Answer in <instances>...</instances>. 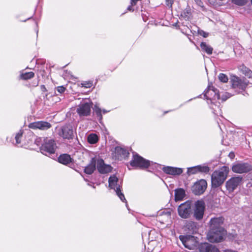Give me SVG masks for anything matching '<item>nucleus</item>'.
Listing matches in <instances>:
<instances>
[{"label":"nucleus","mask_w":252,"mask_h":252,"mask_svg":"<svg viewBox=\"0 0 252 252\" xmlns=\"http://www.w3.org/2000/svg\"><path fill=\"white\" fill-rule=\"evenodd\" d=\"M178 212L182 218H189L191 213V202L188 201L180 205L178 208Z\"/></svg>","instance_id":"nucleus-6"},{"label":"nucleus","mask_w":252,"mask_h":252,"mask_svg":"<svg viewBox=\"0 0 252 252\" xmlns=\"http://www.w3.org/2000/svg\"><path fill=\"white\" fill-rule=\"evenodd\" d=\"M219 79L221 82H223V83H226L228 80L227 75H226L225 74H224L223 73H220L219 74Z\"/></svg>","instance_id":"nucleus-32"},{"label":"nucleus","mask_w":252,"mask_h":252,"mask_svg":"<svg viewBox=\"0 0 252 252\" xmlns=\"http://www.w3.org/2000/svg\"><path fill=\"white\" fill-rule=\"evenodd\" d=\"M41 138L39 137V138H37L35 140V143L37 145H38L39 143L41 142Z\"/></svg>","instance_id":"nucleus-39"},{"label":"nucleus","mask_w":252,"mask_h":252,"mask_svg":"<svg viewBox=\"0 0 252 252\" xmlns=\"http://www.w3.org/2000/svg\"><path fill=\"white\" fill-rule=\"evenodd\" d=\"M198 34L204 37H207L208 36V33L206 32L203 30H199L198 31Z\"/></svg>","instance_id":"nucleus-36"},{"label":"nucleus","mask_w":252,"mask_h":252,"mask_svg":"<svg viewBox=\"0 0 252 252\" xmlns=\"http://www.w3.org/2000/svg\"><path fill=\"white\" fill-rule=\"evenodd\" d=\"M229 157L231 159L235 157V155H234V153H232V152L230 153L229 154Z\"/></svg>","instance_id":"nucleus-40"},{"label":"nucleus","mask_w":252,"mask_h":252,"mask_svg":"<svg viewBox=\"0 0 252 252\" xmlns=\"http://www.w3.org/2000/svg\"><path fill=\"white\" fill-rule=\"evenodd\" d=\"M58 161L61 163L66 165L72 162V158L70 155L64 154L60 156L58 158Z\"/></svg>","instance_id":"nucleus-22"},{"label":"nucleus","mask_w":252,"mask_h":252,"mask_svg":"<svg viewBox=\"0 0 252 252\" xmlns=\"http://www.w3.org/2000/svg\"><path fill=\"white\" fill-rule=\"evenodd\" d=\"M251 74H252V72H251Z\"/></svg>","instance_id":"nucleus-47"},{"label":"nucleus","mask_w":252,"mask_h":252,"mask_svg":"<svg viewBox=\"0 0 252 252\" xmlns=\"http://www.w3.org/2000/svg\"><path fill=\"white\" fill-rule=\"evenodd\" d=\"M228 173L229 168L225 166L215 171L211 176L212 187L216 188L222 185L226 179Z\"/></svg>","instance_id":"nucleus-1"},{"label":"nucleus","mask_w":252,"mask_h":252,"mask_svg":"<svg viewBox=\"0 0 252 252\" xmlns=\"http://www.w3.org/2000/svg\"><path fill=\"white\" fill-rule=\"evenodd\" d=\"M220 229L213 230L210 229L207 234L208 240L212 243L220 242L221 241L226 234L224 228Z\"/></svg>","instance_id":"nucleus-3"},{"label":"nucleus","mask_w":252,"mask_h":252,"mask_svg":"<svg viewBox=\"0 0 252 252\" xmlns=\"http://www.w3.org/2000/svg\"><path fill=\"white\" fill-rule=\"evenodd\" d=\"M116 151L117 154L124 158L127 157L129 155V153L127 150L119 147L116 148Z\"/></svg>","instance_id":"nucleus-26"},{"label":"nucleus","mask_w":252,"mask_h":252,"mask_svg":"<svg viewBox=\"0 0 252 252\" xmlns=\"http://www.w3.org/2000/svg\"><path fill=\"white\" fill-rule=\"evenodd\" d=\"M97 169L98 172L101 174L107 173L111 171V167L104 163L102 159L97 160Z\"/></svg>","instance_id":"nucleus-17"},{"label":"nucleus","mask_w":252,"mask_h":252,"mask_svg":"<svg viewBox=\"0 0 252 252\" xmlns=\"http://www.w3.org/2000/svg\"><path fill=\"white\" fill-rule=\"evenodd\" d=\"M200 47L201 49L205 52L208 55L212 54L213 49L210 45L206 44L205 42H201L200 44Z\"/></svg>","instance_id":"nucleus-25"},{"label":"nucleus","mask_w":252,"mask_h":252,"mask_svg":"<svg viewBox=\"0 0 252 252\" xmlns=\"http://www.w3.org/2000/svg\"><path fill=\"white\" fill-rule=\"evenodd\" d=\"M204 96L207 99H220V94L217 89L212 85H209L207 90L204 91Z\"/></svg>","instance_id":"nucleus-11"},{"label":"nucleus","mask_w":252,"mask_h":252,"mask_svg":"<svg viewBox=\"0 0 252 252\" xmlns=\"http://www.w3.org/2000/svg\"><path fill=\"white\" fill-rule=\"evenodd\" d=\"M198 172L207 173L209 172L210 168L206 165H198Z\"/></svg>","instance_id":"nucleus-30"},{"label":"nucleus","mask_w":252,"mask_h":252,"mask_svg":"<svg viewBox=\"0 0 252 252\" xmlns=\"http://www.w3.org/2000/svg\"><path fill=\"white\" fill-rule=\"evenodd\" d=\"M34 76V73L33 72H23L20 75V77L23 80H28L33 78Z\"/></svg>","instance_id":"nucleus-27"},{"label":"nucleus","mask_w":252,"mask_h":252,"mask_svg":"<svg viewBox=\"0 0 252 252\" xmlns=\"http://www.w3.org/2000/svg\"><path fill=\"white\" fill-rule=\"evenodd\" d=\"M45 89V87H44V88H43V90Z\"/></svg>","instance_id":"nucleus-46"},{"label":"nucleus","mask_w":252,"mask_h":252,"mask_svg":"<svg viewBox=\"0 0 252 252\" xmlns=\"http://www.w3.org/2000/svg\"><path fill=\"white\" fill-rule=\"evenodd\" d=\"M252 170V166L248 163L240 162L233 165L232 170L237 173H247Z\"/></svg>","instance_id":"nucleus-9"},{"label":"nucleus","mask_w":252,"mask_h":252,"mask_svg":"<svg viewBox=\"0 0 252 252\" xmlns=\"http://www.w3.org/2000/svg\"><path fill=\"white\" fill-rule=\"evenodd\" d=\"M102 111H103V113L104 114L108 112L107 110H105V109H103V110H102Z\"/></svg>","instance_id":"nucleus-42"},{"label":"nucleus","mask_w":252,"mask_h":252,"mask_svg":"<svg viewBox=\"0 0 252 252\" xmlns=\"http://www.w3.org/2000/svg\"><path fill=\"white\" fill-rule=\"evenodd\" d=\"M226 99H227V98H225V99L222 98V100H225Z\"/></svg>","instance_id":"nucleus-44"},{"label":"nucleus","mask_w":252,"mask_h":252,"mask_svg":"<svg viewBox=\"0 0 252 252\" xmlns=\"http://www.w3.org/2000/svg\"><path fill=\"white\" fill-rule=\"evenodd\" d=\"M205 207V203L203 200H197L195 202L193 216L197 220H200L203 218Z\"/></svg>","instance_id":"nucleus-8"},{"label":"nucleus","mask_w":252,"mask_h":252,"mask_svg":"<svg viewBox=\"0 0 252 252\" xmlns=\"http://www.w3.org/2000/svg\"><path fill=\"white\" fill-rule=\"evenodd\" d=\"M130 165L132 167L145 169L150 166V161L145 159L137 154H135L133 155V158L130 162Z\"/></svg>","instance_id":"nucleus-5"},{"label":"nucleus","mask_w":252,"mask_h":252,"mask_svg":"<svg viewBox=\"0 0 252 252\" xmlns=\"http://www.w3.org/2000/svg\"><path fill=\"white\" fill-rule=\"evenodd\" d=\"M92 103L84 101L77 107V112L80 116H88L90 115Z\"/></svg>","instance_id":"nucleus-7"},{"label":"nucleus","mask_w":252,"mask_h":252,"mask_svg":"<svg viewBox=\"0 0 252 252\" xmlns=\"http://www.w3.org/2000/svg\"><path fill=\"white\" fill-rule=\"evenodd\" d=\"M224 218L222 217L212 218L209 222L210 229L213 230H220V228H224L222 226Z\"/></svg>","instance_id":"nucleus-15"},{"label":"nucleus","mask_w":252,"mask_h":252,"mask_svg":"<svg viewBox=\"0 0 252 252\" xmlns=\"http://www.w3.org/2000/svg\"><path fill=\"white\" fill-rule=\"evenodd\" d=\"M57 148V144L52 139L45 138L40 147L41 152L47 156L55 154Z\"/></svg>","instance_id":"nucleus-2"},{"label":"nucleus","mask_w":252,"mask_h":252,"mask_svg":"<svg viewBox=\"0 0 252 252\" xmlns=\"http://www.w3.org/2000/svg\"><path fill=\"white\" fill-rule=\"evenodd\" d=\"M29 127L32 129L45 130L50 128L51 127V125L47 122L38 121L30 124Z\"/></svg>","instance_id":"nucleus-16"},{"label":"nucleus","mask_w":252,"mask_h":252,"mask_svg":"<svg viewBox=\"0 0 252 252\" xmlns=\"http://www.w3.org/2000/svg\"><path fill=\"white\" fill-rule=\"evenodd\" d=\"M186 228L188 230L189 233H194L197 231V224L193 221L188 222L186 226Z\"/></svg>","instance_id":"nucleus-24"},{"label":"nucleus","mask_w":252,"mask_h":252,"mask_svg":"<svg viewBox=\"0 0 252 252\" xmlns=\"http://www.w3.org/2000/svg\"><path fill=\"white\" fill-rule=\"evenodd\" d=\"M162 170L165 173L173 175H179L183 172L182 168L171 166L164 167Z\"/></svg>","instance_id":"nucleus-21"},{"label":"nucleus","mask_w":252,"mask_h":252,"mask_svg":"<svg viewBox=\"0 0 252 252\" xmlns=\"http://www.w3.org/2000/svg\"><path fill=\"white\" fill-rule=\"evenodd\" d=\"M199 250L200 252H219V249L215 246L208 243L201 244Z\"/></svg>","instance_id":"nucleus-19"},{"label":"nucleus","mask_w":252,"mask_h":252,"mask_svg":"<svg viewBox=\"0 0 252 252\" xmlns=\"http://www.w3.org/2000/svg\"><path fill=\"white\" fill-rule=\"evenodd\" d=\"M185 196V190L181 188L175 189V199L176 201L182 200Z\"/></svg>","instance_id":"nucleus-23"},{"label":"nucleus","mask_w":252,"mask_h":252,"mask_svg":"<svg viewBox=\"0 0 252 252\" xmlns=\"http://www.w3.org/2000/svg\"><path fill=\"white\" fill-rule=\"evenodd\" d=\"M232 2L238 5H244L246 2V0H232Z\"/></svg>","instance_id":"nucleus-33"},{"label":"nucleus","mask_w":252,"mask_h":252,"mask_svg":"<svg viewBox=\"0 0 252 252\" xmlns=\"http://www.w3.org/2000/svg\"><path fill=\"white\" fill-rule=\"evenodd\" d=\"M22 132H18L15 136V140L17 144H20L21 143V139L22 137Z\"/></svg>","instance_id":"nucleus-34"},{"label":"nucleus","mask_w":252,"mask_h":252,"mask_svg":"<svg viewBox=\"0 0 252 252\" xmlns=\"http://www.w3.org/2000/svg\"><path fill=\"white\" fill-rule=\"evenodd\" d=\"M82 86L86 88H89L92 87V83L91 82H85L82 84Z\"/></svg>","instance_id":"nucleus-37"},{"label":"nucleus","mask_w":252,"mask_h":252,"mask_svg":"<svg viewBox=\"0 0 252 252\" xmlns=\"http://www.w3.org/2000/svg\"><path fill=\"white\" fill-rule=\"evenodd\" d=\"M93 111L98 118L99 120H101L102 119L101 109L97 105H95L93 108Z\"/></svg>","instance_id":"nucleus-28"},{"label":"nucleus","mask_w":252,"mask_h":252,"mask_svg":"<svg viewBox=\"0 0 252 252\" xmlns=\"http://www.w3.org/2000/svg\"><path fill=\"white\" fill-rule=\"evenodd\" d=\"M56 89L57 91L60 94L63 93L66 90L65 88L63 86H58Z\"/></svg>","instance_id":"nucleus-35"},{"label":"nucleus","mask_w":252,"mask_h":252,"mask_svg":"<svg viewBox=\"0 0 252 252\" xmlns=\"http://www.w3.org/2000/svg\"><path fill=\"white\" fill-rule=\"evenodd\" d=\"M96 165H97V160L95 158H93L91 159L89 164L85 167L84 172L89 175L93 174L96 169Z\"/></svg>","instance_id":"nucleus-20"},{"label":"nucleus","mask_w":252,"mask_h":252,"mask_svg":"<svg viewBox=\"0 0 252 252\" xmlns=\"http://www.w3.org/2000/svg\"><path fill=\"white\" fill-rule=\"evenodd\" d=\"M108 182L109 187L111 189L115 190L117 195L119 196L120 199L123 202H126V206H127V202L125 197V195L121 192V186L117 184L118 182V179L115 176H110L109 178Z\"/></svg>","instance_id":"nucleus-4"},{"label":"nucleus","mask_w":252,"mask_h":252,"mask_svg":"<svg viewBox=\"0 0 252 252\" xmlns=\"http://www.w3.org/2000/svg\"><path fill=\"white\" fill-rule=\"evenodd\" d=\"M198 172V166L188 168L187 173L189 175L194 174Z\"/></svg>","instance_id":"nucleus-31"},{"label":"nucleus","mask_w":252,"mask_h":252,"mask_svg":"<svg viewBox=\"0 0 252 252\" xmlns=\"http://www.w3.org/2000/svg\"><path fill=\"white\" fill-rule=\"evenodd\" d=\"M45 89V87H44V88H43V90Z\"/></svg>","instance_id":"nucleus-45"},{"label":"nucleus","mask_w":252,"mask_h":252,"mask_svg":"<svg viewBox=\"0 0 252 252\" xmlns=\"http://www.w3.org/2000/svg\"><path fill=\"white\" fill-rule=\"evenodd\" d=\"M132 6L133 5H132L131 4V5L128 6V7H127V10H129V11H133L134 10V9L132 8Z\"/></svg>","instance_id":"nucleus-41"},{"label":"nucleus","mask_w":252,"mask_h":252,"mask_svg":"<svg viewBox=\"0 0 252 252\" xmlns=\"http://www.w3.org/2000/svg\"><path fill=\"white\" fill-rule=\"evenodd\" d=\"M207 182L204 180H200L196 182L192 187V190L195 195H200L202 194L207 188Z\"/></svg>","instance_id":"nucleus-13"},{"label":"nucleus","mask_w":252,"mask_h":252,"mask_svg":"<svg viewBox=\"0 0 252 252\" xmlns=\"http://www.w3.org/2000/svg\"><path fill=\"white\" fill-rule=\"evenodd\" d=\"M242 181L243 178L241 176L232 177L226 182V188L229 192L233 191L242 184Z\"/></svg>","instance_id":"nucleus-10"},{"label":"nucleus","mask_w":252,"mask_h":252,"mask_svg":"<svg viewBox=\"0 0 252 252\" xmlns=\"http://www.w3.org/2000/svg\"><path fill=\"white\" fill-rule=\"evenodd\" d=\"M167 214H168V215H170V213L169 212H167Z\"/></svg>","instance_id":"nucleus-43"},{"label":"nucleus","mask_w":252,"mask_h":252,"mask_svg":"<svg viewBox=\"0 0 252 252\" xmlns=\"http://www.w3.org/2000/svg\"><path fill=\"white\" fill-rule=\"evenodd\" d=\"M179 238L184 246L189 249L191 250L195 246V242L193 241L194 238L192 236L187 237L181 235L180 236Z\"/></svg>","instance_id":"nucleus-18"},{"label":"nucleus","mask_w":252,"mask_h":252,"mask_svg":"<svg viewBox=\"0 0 252 252\" xmlns=\"http://www.w3.org/2000/svg\"><path fill=\"white\" fill-rule=\"evenodd\" d=\"M88 141L90 144H95L98 141V137L95 134H91L88 137Z\"/></svg>","instance_id":"nucleus-29"},{"label":"nucleus","mask_w":252,"mask_h":252,"mask_svg":"<svg viewBox=\"0 0 252 252\" xmlns=\"http://www.w3.org/2000/svg\"><path fill=\"white\" fill-rule=\"evenodd\" d=\"M60 135L63 139H72L74 135L72 126L70 125H66L62 126Z\"/></svg>","instance_id":"nucleus-14"},{"label":"nucleus","mask_w":252,"mask_h":252,"mask_svg":"<svg viewBox=\"0 0 252 252\" xmlns=\"http://www.w3.org/2000/svg\"><path fill=\"white\" fill-rule=\"evenodd\" d=\"M174 0H166V4L168 7L171 8Z\"/></svg>","instance_id":"nucleus-38"},{"label":"nucleus","mask_w":252,"mask_h":252,"mask_svg":"<svg viewBox=\"0 0 252 252\" xmlns=\"http://www.w3.org/2000/svg\"><path fill=\"white\" fill-rule=\"evenodd\" d=\"M232 87L234 89L244 90L248 86V82L245 79L234 76L231 79Z\"/></svg>","instance_id":"nucleus-12"}]
</instances>
